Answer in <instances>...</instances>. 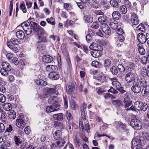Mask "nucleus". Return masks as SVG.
Returning a JSON list of instances; mask_svg holds the SVG:
<instances>
[{"label": "nucleus", "mask_w": 149, "mask_h": 149, "mask_svg": "<svg viewBox=\"0 0 149 149\" xmlns=\"http://www.w3.org/2000/svg\"><path fill=\"white\" fill-rule=\"evenodd\" d=\"M130 70L127 71V72H126L127 73L125 77V80L129 83H131L134 81H136L137 79H139L137 77V74L135 73L132 72L130 71Z\"/></svg>", "instance_id": "1"}, {"label": "nucleus", "mask_w": 149, "mask_h": 149, "mask_svg": "<svg viewBox=\"0 0 149 149\" xmlns=\"http://www.w3.org/2000/svg\"><path fill=\"white\" fill-rule=\"evenodd\" d=\"M1 65L3 68L1 70L0 72L2 75L7 76L8 75V72L11 69V66L8 63L5 61L2 63Z\"/></svg>", "instance_id": "2"}, {"label": "nucleus", "mask_w": 149, "mask_h": 149, "mask_svg": "<svg viewBox=\"0 0 149 149\" xmlns=\"http://www.w3.org/2000/svg\"><path fill=\"white\" fill-rule=\"evenodd\" d=\"M134 106L137 110L143 111H146L148 107V106L146 103L140 101L136 102L134 104Z\"/></svg>", "instance_id": "3"}, {"label": "nucleus", "mask_w": 149, "mask_h": 149, "mask_svg": "<svg viewBox=\"0 0 149 149\" xmlns=\"http://www.w3.org/2000/svg\"><path fill=\"white\" fill-rule=\"evenodd\" d=\"M140 81V79H137L136 81L133 82V85L131 88V90L134 92L138 93L141 91V88L139 85Z\"/></svg>", "instance_id": "4"}, {"label": "nucleus", "mask_w": 149, "mask_h": 149, "mask_svg": "<svg viewBox=\"0 0 149 149\" xmlns=\"http://www.w3.org/2000/svg\"><path fill=\"white\" fill-rule=\"evenodd\" d=\"M131 126L134 129L138 130L141 128V123L138 119H133L130 123Z\"/></svg>", "instance_id": "5"}, {"label": "nucleus", "mask_w": 149, "mask_h": 149, "mask_svg": "<svg viewBox=\"0 0 149 149\" xmlns=\"http://www.w3.org/2000/svg\"><path fill=\"white\" fill-rule=\"evenodd\" d=\"M75 82L73 81L67 85L66 91L68 94H71L72 93L75 89Z\"/></svg>", "instance_id": "6"}, {"label": "nucleus", "mask_w": 149, "mask_h": 149, "mask_svg": "<svg viewBox=\"0 0 149 149\" xmlns=\"http://www.w3.org/2000/svg\"><path fill=\"white\" fill-rule=\"evenodd\" d=\"M101 28L102 31L106 35L108 36L111 34V29L109 26L105 24H102Z\"/></svg>", "instance_id": "7"}, {"label": "nucleus", "mask_w": 149, "mask_h": 149, "mask_svg": "<svg viewBox=\"0 0 149 149\" xmlns=\"http://www.w3.org/2000/svg\"><path fill=\"white\" fill-rule=\"evenodd\" d=\"M56 88L54 86L53 88H47V91L48 95L49 94L50 96H53V97H56L57 96L58 92L56 90Z\"/></svg>", "instance_id": "8"}, {"label": "nucleus", "mask_w": 149, "mask_h": 149, "mask_svg": "<svg viewBox=\"0 0 149 149\" xmlns=\"http://www.w3.org/2000/svg\"><path fill=\"white\" fill-rule=\"evenodd\" d=\"M56 71L50 72L48 74V77L51 80H55L58 79L60 77L59 74L57 73Z\"/></svg>", "instance_id": "9"}, {"label": "nucleus", "mask_w": 149, "mask_h": 149, "mask_svg": "<svg viewBox=\"0 0 149 149\" xmlns=\"http://www.w3.org/2000/svg\"><path fill=\"white\" fill-rule=\"evenodd\" d=\"M59 109L58 104H56V105H53L52 106H47L46 107V111L47 112H51L56 111Z\"/></svg>", "instance_id": "10"}, {"label": "nucleus", "mask_w": 149, "mask_h": 149, "mask_svg": "<svg viewBox=\"0 0 149 149\" xmlns=\"http://www.w3.org/2000/svg\"><path fill=\"white\" fill-rule=\"evenodd\" d=\"M15 125L19 128H23L25 126L24 121L22 119H17L16 120Z\"/></svg>", "instance_id": "11"}, {"label": "nucleus", "mask_w": 149, "mask_h": 149, "mask_svg": "<svg viewBox=\"0 0 149 149\" xmlns=\"http://www.w3.org/2000/svg\"><path fill=\"white\" fill-rule=\"evenodd\" d=\"M89 48L91 49H93L99 52L102 50V48L99 45L95 43H93L89 46Z\"/></svg>", "instance_id": "12"}, {"label": "nucleus", "mask_w": 149, "mask_h": 149, "mask_svg": "<svg viewBox=\"0 0 149 149\" xmlns=\"http://www.w3.org/2000/svg\"><path fill=\"white\" fill-rule=\"evenodd\" d=\"M137 38L139 41L140 43V44H142L146 42V36H145L143 33H139L137 36Z\"/></svg>", "instance_id": "13"}, {"label": "nucleus", "mask_w": 149, "mask_h": 149, "mask_svg": "<svg viewBox=\"0 0 149 149\" xmlns=\"http://www.w3.org/2000/svg\"><path fill=\"white\" fill-rule=\"evenodd\" d=\"M109 79L112 82L111 84L116 89L121 86L120 83L118 81V79L115 77L109 78Z\"/></svg>", "instance_id": "14"}, {"label": "nucleus", "mask_w": 149, "mask_h": 149, "mask_svg": "<svg viewBox=\"0 0 149 149\" xmlns=\"http://www.w3.org/2000/svg\"><path fill=\"white\" fill-rule=\"evenodd\" d=\"M20 43V41L19 39L13 38L11 39L10 40L7 42V45H18Z\"/></svg>", "instance_id": "15"}, {"label": "nucleus", "mask_w": 149, "mask_h": 149, "mask_svg": "<svg viewBox=\"0 0 149 149\" xmlns=\"http://www.w3.org/2000/svg\"><path fill=\"white\" fill-rule=\"evenodd\" d=\"M45 69L46 71L51 72L56 71L58 70V68L55 65H48L46 67Z\"/></svg>", "instance_id": "16"}, {"label": "nucleus", "mask_w": 149, "mask_h": 149, "mask_svg": "<svg viewBox=\"0 0 149 149\" xmlns=\"http://www.w3.org/2000/svg\"><path fill=\"white\" fill-rule=\"evenodd\" d=\"M131 21L133 24L134 25H137L139 23V20L138 19V16L134 13L132 15Z\"/></svg>", "instance_id": "17"}, {"label": "nucleus", "mask_w": 149, "mask_h": 149, "mask_svg": "<svg viewBox=\"0 0 149 149\" xmlns=\"http://www.w3.org/2000/svg\"><path fill=\"white\" fill-rule=\"evenodd\" d=\"M53 60V57L49 55H45L43 57L42 61L46 63H50Z\"/></svg>", "instance_id": "18"}, {"label": "nucleus", "mask_w": 149, "mask_h": 149, "mask_svg": "<svg viewBox=\"0 0 149 149\" xmlns=\"http://www.w3.org/2000/svg\"><path fill=\"white\" fill-rule=\"evenodd\" d=\"M63 114L62 113L54 114L53 116L54 119L57 120L62 121L63 118Z\"/></svg>", "instance_id": "19"}, {"label": "nucleus", "mask_w": 149, "mask_h": 149, "mask_svg": "<svg viewBox=\"0 0 149 149\" xmlns=\"http://www.w3.org/2000/svg\"><path fill=\"white\" fill-rule=\"evenodd\" d=\"M118 68L119 70L121 72L124 71L125 72H127V71H128L131 70V68L129 67H126L125 68L123 65L121 64H119L118 65Z\"/></svg>", "instance_id": "20"}, {"label": "nucleus", "mask_w": 149, "mask_h": 149, "mask_svg": "<svg viewBox=\"0 0 149 149\" xmlns=\"http://www.w3.org/2000/svg\"><path fill=\"white\" fill-rule=\"evenodd\" d=\"M118 123V128L122 130L123 131L125 132L126 134H128L129 132V130L127 129L126 125L120 122Z\"/></svg>", "instance_id": "21"}, {"label": "nucleus", "mask_w": 149, "mask_h": 149, "mask_svg": "<svg viewBox=\"0 0 149 149\" xmlns=\"http://www.w3.org/2000/svg\"><path fill=\"white\" fill-rule=\"evenodd\" d=\"M142 140L141 139L135 138L133 139L132 141V146L138 144H142Z\"/></svg>", "instance_id": "22"}, {"label": "nucleus", "mask_w": 149, "mask_h": 149, "mask_svg": "<svg viewBox=\"0 0 149 149\" xmlns=\"http://www.w3.org/2000/svg\"><path fill=\"white\" fill-rule=\"evenodd\" d=\"M121 1V0H111L110 3L112 6L117 8L119 6L118 3H120Z\"/></svg>", "instance_id": "23"}, {"label": "nucleus", "mask_w": 149, "mask_h": 149, "mask_svg": "<svg viewBox=\"0 0 149 149\" xmlns=\"http://www.w3.org/2000/svg\"><path fill=\"white\" fill-rule=\"evenodd\" d=\"M138 50L139 53L141 55H144L146 53V51L143 47L142 44H139L137 45Z\"/></svg>", "instance_id": "24"}, {"label": "nucleus", "mask_w": 149, "mask_h": 149, "mask_svg": "<svg viewBox=\"0 0 149 149\" xmlns=\"http://www.w3.org/2000/svg\"><path fill=\"white\" fill-rule=\"evenodd\" d=\"M54 139L56 140L61 139V132L59 130H57L55 131L53 134Z\"/></svg>", "instance_id": "25"}, {"label": "nucleus", "mask_w": 149, "mask_h": 149, "mask_svg": "<svg viewBox=\"0 0 149 149\" xmlns=\"http://www.w3.org/2000/svg\"><path fill=\"white\" fill-rule=\"evenodd\" d=\"M83 109L82 108L81 109V118L84 121L86 120V116L84 111V109H86V105L85 104H84L82 105Z\"/></svg>", "instance_id": "26"}, {"label": "nucleus", "mask_w": 149, "mask_h": 149, "mask_svg": "<svg viewBox=\"0 0 149 149\" xmlns=\"http://www.w3.org/2000/svg\"><path fill=\"white\" fill-rule=\"evenodd\" d=\"M16 35L17 38L21 39H23L25 36V34L22 30L17 31Z\"/></svg>", "instance_id": "27"}, {"label": "nucleus", "mask_w": 149, "mask_h": 149, "mask_svg": "<svg viewBox=\"0 0 149 149\" xmlns=\"http://www.w3.org/2000/svg\"><path fill=\"white\" fill-rule=\"evenodd\" d=\"M58 140L56 141L57 146L58 149L61 148L63 146L64 144L65 143V141L62 139Z\"/></svg>", "instance_id": "28"}, {"label": "nucleus", "mask_w": 149, "mask_h": 149, "mask_svg": "<svg viewBox=\"0 0 149 149\" xmlns=\"http://www.w3.org/2000/svg\"><path fill=\"white\" fill-rule=\"evenodd\" d=\"M54 126L57 128L60 129H63L64 127V126L62 123L58 121L54 122Z\"/></svg>", "instance_id": "29"}, {"label": "nucleus", "mask_w": 149, "mask_h": 149, "mask_svg": "<svg viewBox=\"0 0 149 149\" xmlns=\"http://www.w3.org/2000/svg\"><path fill=\"white\" fill-rule=\"evenodd\" d=\"M113 18L116 20H118L120 18V14L119 12L117 11H114L112 14Z\"/></svg>", "instance_id": "30"}, {"label": "nucleus", "mask_w": 149, "mask_h": 149, "mask_svg": "<svg viewBox=\"0 0 149 149\" xmlns=\"http://www.w3.org/2000/svg\"><path fill=\"white\" fill-rule=\"evenodd\" d=\"M31 28L35 32L37 31L41 27L37 24L35 22H32V24L31 23Z\"/></svg>", "instance_id": "31"}, {"label": "nucleus", "mask_w": 149, "mask_h": 149, "mask_svg": "<svg viewBox=\"0 0 149 149\" xmlns=\"http://www.w3.org/2000/svg\"><path fill=\"white\" fill-rule=\"evenodd\" d=\"M84 19L86 22L89 23L92 22L93 21V17L90 15L85 16Z\"/></svg>", "instance_id": "32"}, {"label": "nucleus", "mask_w": 149, "mask_h": 149, "mask_svg": "<svg viewBox=\"0 0 149 149\" xmlns=\"http://www.w3.org/2000/svg\"><path fill=\"white\" fill-rule=\"evenodd\" d=\"M107 20V17L104 15L100 16L99 17L98 19L99 22L101 23H102L106 22Z\"/></svg>", "instance_id": "33"}, {"label": "nucleus", "mask_w": 149, "mask_h": 149, "mask_svg": "<svg viewBox=\"0 0 149 149\" xmlns=\"http://www.w3.org/2000/svg\"><path fill=\"white\" fill-rule=\"evenodd\" d=\"M3 107L4 110L6 111H9L11 108V105L9 103H5Z\"/></svg>", "instance_id": "34"}, {"label": "nucleus", "mask_w": 149, "mask_h": 149, "mask_svg": "<svg viewBox=\"0 0 149 149\" xmlns=\"http://www.w3.org/2000/svg\"><path fill=\"white\" fill-rule=\"evenodd\" d=\"M96 77L97 79L101 82H103L105 81V77L102 74L97 75Z\"/></svg>", "instance_id": "35"}, {"label": "nucleus", "mask_w": 149, "mask_h": 149, "mask_svg": "<svg viewBox=\"0 0 149 149\" xmlns=\"http://www.w3.org/2000/svg\"><path fill=\"white\" fill-rule=\"evenodd\" d=\"M112 103L114 105L118 107L123 105V102L120 100H113L112 101Z\"/></svg>", "instance_id": "36"}, {"label": "nucleus", "mask_w": 149, "mask_h": 149, "mask_svg": "<svg viewBox=\"0 0 149 149\" xmlns=\"http://www.w3.org/2000/svg\"><path fill=\"white\" fill-rule=\"evenodd\" d=\"M36 83L39 85L41 86H45L47 84V82L41 79L37 80Z\"/></svg>", "instance_id": "37"}, {"label": "nucleus", "mask_w": 149, "mask_h": 149, "mask_svg": "<svg viewBox=\"0 0 149 149\" xmlns=\"http://www.w3.org/2000/svg\"><path fill=\"white\" fill-rule=\"evenodd\" d=\"M141 73L142 75L144 77H148V73L147 69L145 68H143L141 70Z\"/></svg>", "instance_id": "38"}, {"label": "nucleus", "mask_w": 149, "mask_h": 149, "mask_svg": "<svg viewBox=\"0 0 149 149\" xmlns=\"http://www.w3.org/2000/svg\"><path fill=\"white\" fill-rule=\"evenodd\" d=\"M51 97L49 98L48 101V103L52 105H56V104H58L54 98L55 97H53V96H50Z\"/></svg>", "instance_id": "39"}, {"label": "nucleus", "mask_w": 149, "mask_h": 149, "mask_svg": "<svg viewBox=\"0 0 149 149\" xmlns=\"http://www.w3.org/2000/svg\"><path fill=\"white\" fill-rule=\"evenodd\" d=\"M15 53L18 52L19 49L18 47H15L14 45H7Z\"/></svg>", "instance_id": "40"}, {"label": "nucleus", "mask_w": 149, "mask_h": 149, "mask_svg": "<svg viewBox=\"0 0 149 149\" xmlns=\"http://www.w3.org/2000/svg\"><path fill=\"white\" fill-rule=\"evenodd\" d=\"M110 26L113 29H116L118 26V24L116 20H113L110 23Z\"/></svg>", "instance_id": "41"}, {"label": "nucleus", "mask_w": 149, "mask_h": 149, "mask_svg": "<svg viewBox=\"0 0 149 149\" xmlns=\"http://www.w3.org/2000/svg\"><path fill=\"white\" fill-rule=\"evenodd\" d=\"M119 10L123 14H126L127 11L126 7L124 5L121 6L120 7Z\"/></svg>", "instance_id": "42"}, {"label": "nucleus", "mask_w": 149, "mask_h": 149, "mask_svg": "<svg viewBox=\"0 0 149 149\" xmlns=\"http://www.w3.org/2000/svg\"><path fill=\"white\" fill-rule=\"evenodd\" d=\"M74 143L76 147H79L80 146V139L76 136L74 138Z\"/></svg>", "instance_id": "43"}, {"label": "nucleus", "mask_w": 149, "mask_h": 149, "mask_svg": "<svg viewBox=\"0 0 149 149\" xmlns=\"http://www.w3.org/2000/svg\"><path fill=\"white\" fill-rule=\"evenodd\" d=\"M124 102L125 104V107H127L130 106L132 102L128 98H124Z\"/></svg>", "instance_id": "44"}, {"label": "nucleus", "mask_w": 149, "mask_h": 149, "mask_svg": "<svg viewBox=\"0 0 149 149\" xmlns=\"http://www.w3.org/2000/svg\"><path fill=\"white\" fill-rule=\"evenodd\" d=\"M47 42L46 37L42 35L38 36V42L39 43Z\"/></svg>", "instance_id": "45"}, {"label": "nucleus", "mask_w": 149, "mask_h": 149, "mask_svg": "<svg viewBox=\"0 0 149 149\" xmlns=\"http://www.w3.org/2000/svg\"><path fill=\"white\" fill-rule=\"evenodd\" d=\"M100 52L94 50L91 52V55L95 58H97L99 56Z\"/></svg>", "instance_id": "46"}, {"label": "nucleus", "mask_w": 149, "mask_h": 149, "mask_svg": "<svg viewBox=\"0 0 149 149\" xmlns=\"http://www.w3.org/2000/svg\"><path fill=\"white\" fill-rule=\"evenodd\" d=\"M9 118L12 119H14L16 117V114L15 112L14 111H11L9 114Z\"/></svg>", "instance_id": "47"}, {"label": "nucleus", "mask_w": 149, "mask_h": 149, "mask_svg": "<svg viewBox=\"0 0 149 149\" xmlns=\"http://www.w3.org/2000/svg\"><path fill=\"white\" fill-rule=\"evenodd\" d=\"M38 36L42 35L44 34V30L41 28H40L39 29L36 31Z\"/></svg>", "instance_id": "48"}, {"label": "nucleus", "mask_w": 149, "mask_h": 149, "mask_svg": "<svg viewBox=\"0 0 149 149\" xmlns=\"http://www.w3.org/2000/svg\"><path fill=\"white\" fill-rule=\"evenodd\" d=\"M20 8L24 13H25L27 12L26 9V8L25 5L24 3L21 4Z\"/></svg>", "instance_id": "49"}, {"label": "nucleus", "mask_w": 149, "mask_h": 149, "mask_svg": "<svg viewBox=\"0 0 149 149\" xmlns=\"http://www.w3.org/2000/svg\"><path fill=\"white\" fill-rule=\"evenodd\" d=\"M140 81V84L142 86L144 87H145V86H147V82L146 79H141Z\"/></svg>", "instance_id": "50"}, {"label": "nucleus", "mask_w": 149, "mask_h": 149, "mask_svg": "<svg viewBox=\"0 0 149 149\" xmlns=\"http://www.w3.org/2000/svg\"><path fill=\"white\" fill-rule=\"evenodd\" d=\"M111 70L112 74L114 75L117 74L118 73V70L116 68L115 66H113L111 68Z\"/></svg>", "instance_id": "51"}, {"label": "nucleus", "mask_w": 149, "mask_h": 149, "mask_svg": "<svg viewBox=\"0 0 149 149\" xmlns=\"http://www.w3.org/2000/svg\"><path fill=\"white\" fill-rule=\"evenodd\" d=\"M137 30L143 31L145 30L143 24H140L137 27Z\"/></svg>", "instance_id": "52"}, {"label": "nucleus", "mask_w": 149, "mask_h": 149, "mask_svg": "<svg viewBox=\"0 0 149 149\" xmlns=\"http://www.w3.org/2000/svg\"><path fill=\"white\" fill-rule=\"evenodd\" d=\"M111 65V61L109 59H106L104 61V65L105 67H109Z\"/></svg>", "instance_id": "53"}, {"label": "nucleus", "mask_w": 149, "mask_h": 149, "mask_svg": "<svg viewBox=\"0 0 149 149\" xmlns=\"http://www.w3.org/2000/svg\"><path fill=\"white\" fill-rule=\"evenodd\" d=\"M6 97L3 94L0 93V102L3 103L6 100Z\"/></svg>", "instance_id": "54"}, {"label": "nucleus", "mask_w": 149, "mask_h": 149, "mask_svg": "<svg viewBox=\"0 0 149 149\" xmlns=\"http://www.w3.org/2000/svg\"><path fill=\"white\" fill-rule=\"evenodd\" d=\"M66 115L67 117V118L68 120H70L73 118V116L71 115L70 113L68 111H67L66 113Z\"/></svg>", "instance_id": "55"}, {"label": "nucleus", "mask_w": 149, "mask_h": 149, "mask_svg": "<svg viewBox=\"0 0 149 149\" xmlns=\"http://www.w3.org/2000/svg\"><path fill=\"white\" fill-rule=\"evenodd\" d=\"M91 65L96 68H98L99 67V63L97 61H93L91 63Z\"/></svg>", "instance_id": "56"}, {"label": "nucleus", "mask_w": 149, "mask_h": 149, "mask_svg": "<svg viewBox=\"0 0 149 149\" xmlns=\"http://www.w3.org/2000/svg\"><path fill=\"white\" fill-rule=\"evenodd\" d=\"M108 91L109 92H111L114 94H116L118 93V91L112 87H111L110 89L108 90Z\"/></svg>", "instance_id": "57"}, {"label": "nucleus", "mask_w": 149, "mask_h": 149, "mask_svg": "<svg viewBox=\"0 0 149 149\" xmlns=\"http://www.w3.org/2000/svg\"><path fill=\"white\" fill-rule=\"evenodd\" d=\"M91 27L94 29H97L99 27V24L98 22H93Z\"/></svg>", "instance_id": "58"}, {"label": "nucleus", "mask_w": 149, "mask_h": 149, "mask_svg": "<svg viewBox=\"0 0 149 149\" xmlns=\"http://www.w3.org/2000/svg\"><path fill=\"white\" fill-rule=\"evenodd\" d=\"M24 132L27 134H29L31 132V130L29 126H27L24 129Z\"/></svg>", "instance_id": "59"}, {"label": "nucleus", "mask_w": 149, "mask_h": 149, "mask_svg": "<svg viewBox=\"0 0 149 149\" xmlns=\"http://www.w3.org/2000/svg\"><path fill=\"white\" fill-rule=\"evenodd\" d=\"M92 7L95 8H97L99 7V4L97 1H95L92 5Z\"/></svg>", "instance_id": "60"}, {"label": "nucleus", "mask_w": 149, "mask_h": 149, "mask_svg": "<svg viewBox=\"0 0 149 149\" xmlns=\"http://www.w3.org/2000/svg\"><path fill=\"white\" fill-rule=\"evenodd\" d=\"M29 24L28 22H26L23 23L21 24V26L22 28L24 30L25 28L26 27H29Z\"/></svg>", "instance_id": "61"}, {"label": "nucleus", "mask_w": 149, "mask_h": 149, "mask_svg": "<svg viewBox=\"0 0 149 149\" xmlns=\"http://www.w3.org/2000/svg\"><path fill=\"white\" fill-rule=\"evenodd\" d=\"M143 90H144L145 93L146 94H148L149 93V86H147L144 87Z\"/></svg>", "instance_id": "62"}, {"label": "nucleus", "mask_w": 149, "mask_h": 149, "mask_svg": "<svg viewBox=\"0 0 149 149\" xmlns=\"http://www.w3.org/2000/svg\"><path fill=\"white\" fill-rule=\"evenodd\" d=\"M50 148L51 149H58L56 142L55 143H52L51 144Z\"/></svg>", "instance_id": "63"}, {"label": "nucleus", "mask_w": 149, "mask_h": 149, "mask_svg": "<svg viewBox=\"0 0 149 149\" xmlns=\"http://www.w3.org/2000/svg\"><path fill=\"white\" fill-rule=\"evenodd\" d=\"M142 144H138L132 146L133 149H141Z\"/></svg>", "instance_id": "64"}]
</instances>
